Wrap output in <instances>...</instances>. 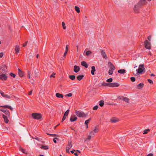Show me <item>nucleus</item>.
<instances>
[{"mask_svg":"<svg viewBox=\"0 0 156 156\" xmlns=\"http://www.w3.org/2000/svg\"><path fill=\"white\" fill-rule=\"evenodd\" d=\"M150 130L149 129H145V130H144V133H143V134H147L148 132V131H149Z\"/></svg>","mask_w":156,"mask_h":156,"instance_id":"72a5a7b5","label":"nucleus"},{"mask_svg":"<svg viewBox=\"0 0 156 156\" xmlns=\"http://www.w3.org/2000/svg\"><path fill=\"white\" fill-rule=\"evenodd\" d=\"M18 73L19 76L20 77H22L23 76L24 73L23 72H22L21 70L20 69H18Z\"/></svg>","mask_w":156,"mask_h":156,"instance_id":"f3484780","label":"nucleus"},{"mask_svg":"<svg viewBox=\"0 0 156 156\" xmlns=\"http://www.w3.org/2000/svg\"><path fill=\"white\" fill-rule=\"evenodd\" d=\"M10 75L12 77L14 78L16 77V75L12 73H11L10 74Z\"/></svg>","mask_w":156,"mask_h":156,"instance_id":"a19ab883","label":"nucleus"},{"mask_svg":"<svg viewBox=\"0 0 156 156\" xmlns=\"http://www.w3.org/2000/svg\"><path fill=\"white\" fill-rule=\"evenodd\" d=\"M66 116L64 115L62 121V122H63V121L66 119Z\"/></svg>","mask_w":156,"mask_h":156,"instance_id":"c03bdc74","label":"nucleus"},{"mask_svg":"<svg viewBox=\"0 0 156 156\" xmlns=\"http://www.w3.org/2000/svg\"><path fill=\"white\" fill-rule=\"evenodd\" d=\"M69 109H68L65 112V113H64V115L67 116L68 115V114H69Z\"/></svg>","mask_w":156,"mask_h":156,"instance_id":"7c9ffc66","label":"nucleus"},{"mask_svg":"<svg viewBox=\"0 0 156 156\" xmlns=\"http://www.w3.org/2000/svg\"><path fill=\"white\" fill-rule=\"evenodd\" d=\"M81 65L85 67V68H87L88 67V65L87 63L84 61H82L81 62Z\"/></svg>","mask_w":156,"mask_h":156,"instance_id":"dca6fc26","label":"nucleus"},{"mask_svg":"<svg viewBox=\"0 0 156 156\" xmlns=\"http://www.w3.org/2000/svg\"><path fill=\"white\" fill-rule=\"evenodd\" d=\"M144 45L145 47L148 49L151 48V44L147 40H146L145 41Z\"/></svg>","mask_w":156,"mask_h":156,"instance_id":"6e6552de","label":"nucleus"},{"mask_svg":"<svg viewBox=\"0 0 156 156\" xmlns=\"http://www.w3.org/2000/svg\"><path fill=\"white\" fill-rule=\"evenodd\" d=\"M20 151L23 152V153L24 154H26V151L23 149V148H20Z\"/></svg>","mask_w":156,"mask_h":156,"instance_id":"f704fd0d","label":"nucleus"},{"mask_svg":"<svg viewBox=\"0 0 156 156\" xmlns=\"http://www.w3.org/2000/svg\"><path fill=\"white\" fill-rule=\"evenodd\" d=\"M99 130L98 128L96 126L94 128L93 130L92 131L90 132V134L91 135L94 136L95 133H97Z\"/></svg>","mask_w":156,"mask_h":156,"instance_id":"0eeeda50","label":"nucleus"},{"mask_svg":"<svg viewBox=\"0 0 156 156\" xmlns=\"http://www.w3.org/2000/svg\"><path fill=\"white\" fill-rule=\"evenodd\" d=\"M69 78L72 80H74L75 79V76L74 75H70L69 76Z\"/></svg>","mask_w":156,"mask_h":156,"instance_id":"c85d7f7f","label":"nucleus"},{"mask_svg":"<svg viewBox=\"0 0 156 156\" xmlns=\"http://www.w3.org/2000/svg\"><path fill=\"white\" fill-rule=\"evenodd\" d=\"M148 39L149 41H151V36H149L148 37Z\"/></svg>","mask_w":156,"mask_h":156,"instance_id":"6e6d98bb","label":"nucleus"},{"mask_svg":"<svg viewBox=\"0 0 156 156\" xmlns=\"http://www.w3.org/2000/svg\"><path fill=\"white\" fill-rule=\"evenodd\" d=\"M101 54L102 57L103 58H104L105 59L107 58V55L106 54L105 52V51H104L102 50V51H101Z\"/></svg>","mask_w":156,"mask_h":156,"instance_id":"ddd939ff","label":"nucleus"},{"mask_svg":"<svg viewBox=\"0 0 156 156\" xmlns=\"http://www.w3.org/2000/svg\"><path fill=\"white\" fill-rule=\"evenodd\" d=\"M113 79L112 78H110L106 80V81L108 82L111 83Z\"/></svg>","mask_w":156,"mask_h":156,"instance_id":"e433bc0d","label":"nucleus"},{"mask_svg":"<svg viewBox=\"0 0 156 156\" xmlns=\"http://www.w3.org/2000/svg\"><path fill=\"white\" fill-rule=\"evenodd\" d=\"M62 25L63 28L64 29H66V27L65 26V23L64 22H62Z\"/></svg>","mask_w":156,"mask_h":156,"instance_id":"58836bf2","label":"nucleus"},{"mask_svg":"<svg viewBox=\"0 0 156 156\" xmlns=\"http://www.w3.org/2000/svg\"><path fill=\"white\" fill-rule=\"evenodd\" d=\"M151 76H154V74L152 73V74H151Z\"/></svg>","mask_w":156,"mask_h":156,"instance_id":"774afa93","label":"nucleus"},{"mask_svg":"<svg viewBox=\"0 0 156 156\" xmlns=\"http://www.w3.org/2000/svg\"><path fill=\"white\" fill-rule=\"evenodd\" d=\"M55 73H53L52 75H51L50 77V78H51L52 77H55Z\"/></svg>","mask_w":156,"mask_h":156,"instance_id":"864d4df0","label":"nucleus"},{"mask_svg":"<svg viewBox=\"0 0 156 156\" xmlns=\"http://www.w3.org/2000/svg\"><path fill=\"white\" fill-rule=\"evenodd\" d=\"M6 109H1V111L2 112H3L4 113L5 112V111H6Z\"/></svg>","mask_w":156,"mask_h":156,"instance_id":"4d7b16f0","label":"nucleus"},{"mask_svg":"<svg viewBox=\"0 0 156 156\" xmlns=\"http://www.w3.org/2000/svg\"><path fill=\"white\" fill-rule=\"evenodd\" d=\"M27 41L23 44V47H25L27 44Z\"/></svg>","mask_w":156,"mask_h":156,"instance_id":"bf43d9fd","label":"nucleus"},{"mask_svg":"<svg viewBox=\"0 0 156 156\" xmlns=\"http://www.w3.org/2000/svg\"><path fill=\"white\" fill-rule=\"evenodd\" d=\"M32 91H31L30 92H29V94H28L29 95H31L32 94Z\"/></svg>","mask_w":156,"mask_h":156,"instance_id":"680f3d73","label":"nucleus"},{"mask_svg":"<svg viewBox=\"0 0 156 156\" xmlns=\"http://www.w3.org/2000/svg\"><path fill=\"white\" fill-rule=\"evenodd\" d=\"M75 10L77 13H79L80 12V8L78 7L77 6H75Z\"/></svg>","mask_w":156,"mask_h":156,"instance_id":"bb28decb","label":"nucleus"},{"mask_svg":"<svg viewBox=\"0 0 156 156\" xmlns=\"http://www.w3.org/2000/svg\"><path fill=\"white\" fill-rule=\"evenodd\" d=\"M148 81L150 83H153V81L150 79H148Z\"/></svg>","mask_w":156,"mask_h":156,"instance_id":"8fccbe9b","label":"nucleus"},{"mask_svg":"<svg viewBox=\"0 0 156 156\" xmlns=\"http://www.w3.org/2000/svg\"><path fill=\"white\" fill-rule=\"evenodd\" d=\"M0 94H1L2 96L6 98L9 99L11 98V97L8 95L5 94L3 92H2V91H0Z\"/></svg>","mask_w":156,"mask_h":156,"instance_id":"f8f14e48","label":"nucleus"},{"mask_svg":"<svg viewBox=\"0 0 156 156\" xmlns=\"http://www.w3.org/2000/svg\"><path fill=\"white\" fill-rule=\"evenodd\" d=\"M111 121L112 122L115 123L118 121V120L116 118H112L111 119Z\"/></svg>","mask_w":156,"mask_h":156,"instance_id":"5701e85b","label":"nucleus"},{"mask_svg":"<svg viewBox=\"0 0 156 156\" xmlns=\"http://www.w3.org/2000/svg\"><path fill=\"white\" fill-rule=\"evenodd\" d=\"M68 45H67L66 46L65 51H66H66L68 52Z\"/></svg>","mask_w":156,"mask_h":156,"instance_id":"de8ad7c7","label":"nucleus"},{"mask_svg":"<svg viewBox=\"0 0 156 156\" xmlns=\"http://www.w3.org/2000/svg\"><path fill=\"white\" fill-rule=\"evenodd\" d=\"M55 96L58 98H62L63 97V95L62 94L59 93H56Z\"/></svg>","mask_w":156,"mask_h":156,"instance_id":"6ab92c4d","label":"nucleus"},{"mask_svg":"<svg viewBox=\"0 0 156 156\" xmlns=\"http://www.w3.org/2000/svg\"><path fill=\"white\" fill-rule=\"evenodd\" d=\"M41 148L44 150H47L48 148V146H43L41 147Z\"/></svg>","mask_w":156,"mask_h":156,"instance_id":"c756f323","label":"nucleus"},{"mask_svg":"<svg viewBox=\"0 0 156 156\" xmlns=\"http://www.w3.org/2000/svg\"><path fill=\"white\" fill-rule=\"evenodd\" d=\"M35 139H36V140H39V138H38V137H37L35 138Z\"/></svg>","mask_w":156,"mask_h":156,"instance_id":"69168bd1","label":"nucleus"},{"mask_svg":"<svg viewBox=\"0 0 156 156\" xmlns=\"http://www.w3.org/2000/svg\"><path fill=\"white\" fill-rule=\"evenodd\" d=\"M110 83H107L105 82H103L101 83V85L103 86L109 87H110Z\"/></svg>","mask_w":156,"mask_h":156,"instance_id":"393cba45","label":"nucleus"},{"mask_svg":"<svg viewBox=\"0 0 156 156\" xmlns=\"http://www.w3.org/2000/svg\"><path fill=\"white\" fill-rule=\"evenodd\" d=\"M33 117L35 119H40L41 117V115L40 114L37 113H33L32 114Z\"/></svg>","mask_w":156,"mask_h":156,"instance_id":"39448f33","label":"nucleus"},{"mask_svg":"<svg viewBox=\"0 0 156 156\" xmlns=\"http://www.w3.org/2000/svg\"><path fill=\"white\" fill-rule=\"evenodd\" d=\"M28 78L29 79H30L31 77H30V72L28 71V76H27Z\"/></svg>","mask_w":156,"mask_h":156,"instance_id":"ea45409f","label":"nucleus"},{"mask_svg":"<svg viewBox=\"0 0 156 156\" xmlns=\"http://www.w3.org/2000/svg\"><path fill=\"white\" fill-rule=\"evenodd\" d=\"M147 156H153V154H149Z\"/></svg>","mask_w":156,"mask_h":156,"instance_id":"052dcab7","label":"nucleus"},{"mask_svg":"<svg viewBox=\"0 0 156 156\" xmlns=\"http://www.w3.org/2000/svg\"><path fill=\"white\" fill-rule=\"evenodd\" d=\"M0 80H6L7 78V76L4 73L0 74Z\"/></svg>","mask_w":156,"mask_h":156,"instance_id":"1a4fd4ad","label":"nucleus"},{"mask_svg":"<svg viewBox=\"0 0 156 156\" xmlns=\"http://www.w3.org/2000/svg\"><path fill=\"white\" fill-rule=\"evenodd\" d=\"M1 107L9 108L11 110H12L13 109L12 108L11 106H9L8 105H5L4 106H2Z\"/></svg>","mask_w":156,"mask_h":156,"instance_id":"a878e982","label":"nucleus"},{"mask_svg":"<svg viewBox=\"0 0 156 156\" xmlns=\"http://www.w3.org/2000/svg\"><path fill=\"white\" fill-rule=\"evenodd\" d=\"M119 86V84L117 83H110V87H117Z\"/></svg>","mask_w":156,"mask_h":156,"instance_id":"9d476101","label":"nucleus"},{"mask_svg":"<svg viewBox=\"0 0 156 156\" xmlns=\"http://www.w3.org/2000/svg\"><path fill=\"white\" fill-rule=\"evenodd\" d=\"M123 100L125 101V102H128V101H129V99L128 98H127L126 97H123Z\"/></svg>","mask_w":156,"mask_h":156,"instance_id":"2f4dec72","label":"nucleus"},{"mask_svg":"<svg viewBox=\"0 0 156 156\" xmlns=\"http://www.w3.org/2000/svg\"><path fill=\"white\" fill-rule=\"evenodd\" d=\"M77 119V118L75 116H74L73 117H71L70 119V121L71 122H74L75 121H76Z\"/></svg>","mask_w":156,"mask_h":156,"instance_id":"2eb2a0df","label":"nucleus"},{"mask_svg":"<svg viewBox=\"0 0 156 156\" xmlns=\"http://www.w3.org/2000/svg\"><path fill=\"white\" fill-rule=\"evenodd\" d=\"M72 147V144L71 141H69L68 142V144L66 147V152L69 153H70L69 152V149Z\"/></svg>","mask_w":156,"mask_h":156,"instance_id":"423d86ee","label":"nucleus"},{"mask_svg":"<svg viewBox=\"0 0 156 156\" xmlns=\"http://www.w3.org/2000/svg\"><path fill=\"white\" fill-rule=\"evenodd\" d=\"M118 73L120 74H124L126 73V70L124 69H119L118 70Z\"/></svg>","mask_w":156,"mask_h":156,"instance_id":"a211bd4d","label":"nucleus"},{"mask_svg":"<svg viewBox=\"0 0 156 156\" xmlns=\"http://www.w3.org/2000/svg\"><path fill=\"white\" fill-rule=\"evenodd\" d=\"M74 154L75 156H78V154H77V153H74Z\"/></svg>","mask_w":156,"mask_h":156,"instance_id":"338daca9","label":"nucleus"},{"mask_svg":"<svg viewBox=\"0 0 156 156\" xmlns=\"http://www.w3.org/2000/svg\"><path fill=\"white\" fill-rule=\"evenodd\" d=\"M90 120V119H89L88 120H86L85 122V125H88V124Z\"/></svg>","mask_w":156,"mask_h":156,"instance_id":"4c0bfd02","label":"nucleus"},{"mask_svg":"<svg viewBox=\"0 0 156 156\" xmlns=\"http://www.w3.org/2000/svg\"><path fill=\"white\" fill-rule=\"evenodd\" d=\"M74 151H75V150H74V151H70V152H71V153L72 154H73V153H74Z\"/></svg>","mask_w":156,"mask_h":156,"instance_id":"e2e57ef3","label":"nucleus"},{"mask_svg":"<svg viewBox=\"0 0 156 156\" xmlns=\"http://www.w3.org/2000/svg\"><path fill=\"white\" fill-rule=\"evenodd\" d=\"M34 73L35 74V76H34V77H36L37 76V72H36V71H35L34 72Z\"/></svg>","mask_w":156,"mask_h":156,"instance_id":"603ef678","label":"nucleus"},{"mask_svg":"<svg viewBox=\"0 0 156 156\" xmlns=\"http://www.w3.org/2000/svg\"><path fill=\"white\" fill-rule=\"evenodd\" d=\"M132 82H134L135 81V77H132L130 78Z\"/></svg>","mask_w":156,"mask_h":156,"instance_id":"79ce46f5","label":"nucleus"},{"mask_svg":"<svg viewBox=\"0 0 156 156\" xmlns=\"http://www.w3.org/2000/svg\"><path fill=\"white\" fill-rule=\"evenodd\" d=\"M56 136V134H52L51 135V136Z\"/></svg>","mask_w":156,"mask_h":156,"instance_id":"0e129e2a","label":"nucleus"},{"mask_svg":"<svg viewBox=\"0 0 156 156\" xmlns=\"http://www.w3.org/2000/svg\"><path fill=\"white\" fill-rule=\"evenodd\" d=\"M91 135L88 136L87 138V140H90L91 138Z\"/></svg>","mask_w":156,"mask_h":156,"instance_id":"49530a36","label":"nucleus"},{"mask_svg":"<svg viewBox=\"0 0 156 156\" xmlns=\"http://www.w3.org/2000/svg\"><path fill=\"white\" fill-rule=\"evenodd\" d=\"M20 48L19 46L18 45H16L15 47V50L16 53H18L19 52Z\"/></svg>","mask_w":156,"mask_h":156,"instance_id":"4468645a","label":"nucleus"},{"mask_svg":"<svg viewBox=\"0 0 156 156\" xmlns=\"http://www.w3.org/2000/svg\"><path fill=\"white\" fill-rule=\"evenodd\" d=\"M144 70V65L143 64L140 65L138 69H136V75L141 73Z\"/></svg>","mask_w":156,"mask_h":156,"instance_id":"7ed1b4c3","label":"nucleus"},{"mask_svg":"<svg viewBox=\"0 0 156 156\" xmlns=\"http://www.w3.org/2000/svg\"><path fill=\"white\" fill-rule=\"evenodd\" d=\"M3 117L4 119L5 122L6 123H8V122L9 120L8 119L7 116L4 115H3Z\"/></svg>","mask_w":156,"mask_h":156,"instance_id":"4be33fe9","label":"nucleus"},{"mask_svg":"<svg viewBox=\"0 0 156 156\" xmlns=\"http://www.w3.org/2000/svg\"><path fill=\"white\" fill-rule=\"evenodd\" d=\"M7 68L6 65L3 64L0 67V74L4 73L7 72Z\"/></svg>","mask_w":156,"mask_h":156,"instance_id":"20e7f679","label":"nucleus"},{"mask_svg":"<svg viewBox=\"0 0 156 156\" xmlns=\"http://www.w3.org/2000/svg\"><path fill=\"white\" fill-rule=\"evenodd\" d=\"M83 76L82 75H78L77 77V79L78 80H80L83 78Z\"/></svg>","mask_w":156,"mask_h":156,"instance_id":"b1692460","label":"nucleus"},{"mask_svg":"<svg viewBox=\"0 0 156 156\" xmlns=\"http://www.w3.org/2000/svg\"><path fill=\"white\" fill-rule=\"evenodd\" d=\"M144 86V84L140 83L137 85V87L138 89H141Z\"/></svg>","mask_w":156,"mask_h":156,"instance_id":"412c9836","label":"nucleus"},{"mask_svg":"<svg viewBox=\"0 0 156 156\" xmlns=\"http://www.w3.org/2000/svg\"><path fill=\"white\" fill-rule=\"evenodd\" d=\"M80 70V67L76 65H75L74 67V71L75 73H77Z\"/></svg>","mask_w":156,"mask_h":156,"instance_id":"9b49d317","label":"nucleus"},{"mask_svg":"<svg viewBox=\"0 0 156 156\" xmlns=\"http://www.w3.org/2000/svg\"><path fill=\"white\" fill-rule=\"evenodd\" d=\"M95 71V67L94 66H92L91 67V74L92 75H94V72Z\"/></svg>","mask_w":156,"mask_h":156,"instance_id":"aec40b11","label":"nucleus"},{"mask_svg":"<svg viewBox=\"0 0 156 156\" xmlns=\"http://www.w3.org/2000/svg\"><path fill=\"white\" fill-rule=\"evenodd\" d=\"M3 53H0V58H2L3 56Z\"/></svg>","mask_w":156,"mask_h":156,"instance_id":"13d9d810","label":"nucleus"},{"mask_svg":"<svg viewBox=\"0 0 156 156\" xmlns=\"http://www.w3.org/2000/svg\"><path fill=\"white\" fill-rule=\"evenodd\" d=\"M67 53V51L66 52V51H65V52L64 53V55L63 56V57L64 58H65L66 56V55Z\"/></svg>","mask_w":156,"mask_h":156,"instance_id":"09e8293b","label":"nucleus"},{"mask_svg":"<svg viewBox=\"0 0 156 156\" xmlns=\"http://www.w3.org/2000/svg\"><path fill=\"white\" fill-rule=\"evenodd\" d=\"M104 101H103L101 100L99 102V104L101 107L103 106L104 105Z\"/></svg>","mask_w":156,"mask_h":156,"instance_id":"cd10ccee","label":"nucleus"},{"mask_svg":"<svg viewBox=\"0 0 156 156\" xmlns=\"http://www.w3.org/2000/svg\"><path fill=\"white\" fill-rule=\"evenodd\" d=\"M58 138H54L53 140V142L55 143H56L57 142L56 140V139H57Z\"/></svg>","mask_w":156,"mask_h":156,"instance_id":"3c124183","label":"nucleus"},{"mask_svg":"<svg viewBox=\"0 0 156 156\" xmlns=\"http://www.w3.org/2000/svg\"><path fill=\"white\" fill-rule=\"evenodd\" d=\"M108 67L109 68V70L108 71V73L109 75H112L115 69V68L112 64V63L109 62H108Z\"/></svg>","mask_w":156,"mask_h":156,"instance_id":"f257e3e1","label":"nucleus"},{"mask_svg":"<svg viewBox=\"0 0 156 156\" xmlns=\"http://www.w3.org/2000/svg\"><path fill=\"white\" fill-rule=\"evenodd\" d=\"M67 95L68 96L70 97H71V96H72V94H71V93H69V94H68Z\"/></svg>","mask_w":156,"mask_h":156,"instance_id":"5fc2aeb1","label":"nucleus"},{"mask_svg":"<svg viewBox=\"0 0 156 156\" xmlns=\"http://www.w3.org/2000/svg\"><path fill=\"white\" fill-rule=\"evenodd\" d=\"M98 108V105H96L94 106L93 108V109L94 110H96Z\"/></svg>","mask_w":156,"mask_h":156,"instance_id":"a18cd8bd","label":"nucleus"},{"mask_svg":"<svg viewBox=\"0 0 156 156\" xmlns=\"http://www.w3.org/2000/svg\"><path fill=\"white\" fill-rule=\"evenodd\" d=\"M91 53V52L90 51H86V55L87 56L89 55Z\"/></svg>","mask_w":156,"mask_h":156,"instance_id":"c9c22d12","label":"nucleus"},{"mask_svg":"<svg viewBox=\"0 0 156 156\" xmlns=\"http://www.w3.org/2000/svg\"><path fill=\"white\" fill-rule=\"evenodd\" d=\"M76 115L80 117H86L87 115H86L83 112L79 111L77 110L75 111Z\"/></svg>","mask_w":156,"mask_h":156,"instance_id":"f03ea898","label":"nucleus"},{"mask_svg":"<svg viewBox=\"0 0 156 156\" xmlns=\"http://www.w3.org/2000/svg\"><path fill=\"white\" fill-rule=\"evenodd\" d=\"M30 79V82L32 83H33L34 82V80L33 79V78H30V79Z\"/></svg>","mask_w":156,"mask_h":156,"instance_id":"37998d69","label":"nucleus"},{"mask_svg":"<svg viewBox=\"0 0 156 156\" xmlns=\"http://www.w3.org/2000/svg\"><path fill=\"white\" fill-rule=\"evenodd\" d=\"M4 113L7 116H9V112L8 110H6Z\"/></svg>","mask_w":156,"mask_h":156,"instance_id":"473e14b6","label":"nucleus"}]
</instances>
